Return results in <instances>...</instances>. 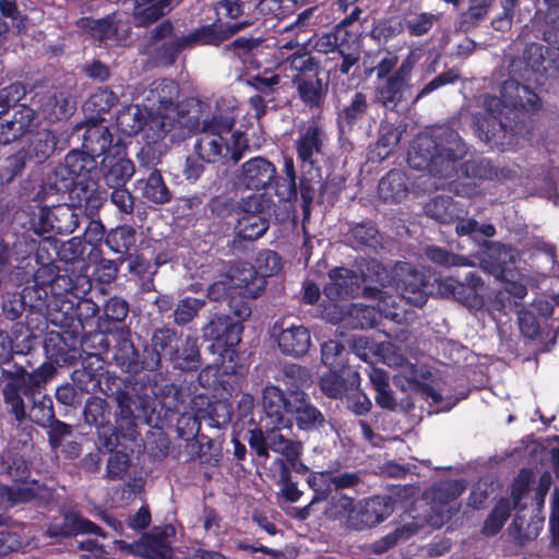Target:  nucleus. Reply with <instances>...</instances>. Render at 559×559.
Returning a JSON list of instances; mask_svg holds the SVG:
<instances>
[{"label":"nucleus","instance_id":"1","mask_svg":"<svg viewBox=\"0 0 559 559\" xmlns=\"http://www.w3.org/2000/svg\"><path fill=\"white\" fill-rule=\"evenodd\" d=\"M486 111L476 117L475 132L491 148L504 152L519 144L525 123L520 111H536L540 108L539 96L528 86L515 80H507L500 88V97L485 99Z\"/></svg>","mask_w":559,"mask_h":559},{"label":"nucleus","instance_id":"2","mask_svg":"<svg viewBox=\"0 0 559 559\" xmlns=\"http://www.w3.org/2000/svg\"><path fill=\"white\" fill-rule=\"evenodd\" d=\"M55 373V368L43 362L38 368L28 372L20 369L10 382L2 388L4 403L10 407L15 420L22 423L28 417L41 428L55 420L53 403L50 396L43 393L45 384Z\"/></svg>","mask_w":559,"mask_h":559},{"label":"nucleus","instance_id":"3","mask_svg":"<svg viewBox=\"0 0 559 559\" xmlns=\"http://www.w3.org/2000/svg\"><path fill=\"white\" fill-rule=\"evenodd\" d=\"M236 121L231 111L214 114L209 119L198 116V126L190 132V136L200 133L194 144L195 153L201 154L207 164H237L250 145L246 133L235 130Z\"/></svg>","mask_w":559,"mask_h":559},{"label":"nucleus","instance_id":"4","mask_svg":"<svg viewBox=\"0 0 559 559\" xmlns=\"http://www.w3.org/2000/svg\"><path fill=\"white\" fill-rule=\"evenodd\" d=\"M466 153V144L459 133L447 128L415 136L408 150L407 162L413 169L445 177L452 164L463 159Z\"/></svg>","mask_w":559,"mask_h":559},{"label":"nucleus","instance_id":"5","mask_svg":"<svg viewBox=\"0 0 559 559\" xmlns=\"http://www.w3.org/2000/svg\"><path fill=\"white\" fill-rule=\"evenodd\" d=\"M262 407L269 425L275 428L290 429L295 424L299 430L314 431L325 424L324 415L312 404L308 394L289 397L275 384L264 386Z\"/></svg>","mask_w":559,"mask_h":559},{"label":"nucleus","instance_id":"6","mask_svg":"<svg viewBox=\"0 0 559 559\" xmlns=\"http://www.w3.org/2000/svg\"><path fill=\"white\" fill-rule=\"evenodd\" d=\"M132 390L134 394L117 388L115 390V401L119 413L116 417V424L112 425V432L117 437V447L120 439L134 441L139 435L136 419L144 417L153 411L154 399L162 393V389L155 381L151 383L135 382Z\"/></svg>","mask_w":559,"mask_h":559},{"label":"nucleus","instance_id":"7","mask_svg":"<svg viewBox=\"0 0 559 559\" xmlns=\"http://www.w3.org/2000/svg\"><path fill=\"white\" fill-rule=\"evenodd\" d=\"M180 88L171 79L155 80L146 95L145 100L152 111V120H163L165 128L181 127L188 128L198 122V115H190L189 111L179 107Z\"/></svg>","mask_w":559,"mask_h":559},{"label":"nucleus","instance_id":"8","mask_svg":"<svg viewBox=\"0 0 559 559\" xmlns=\"http://www.w3.org/2000/svg\"><path fill=\"white\" fill-rule=\"evenodd\" d=\"M283 259L274 250L260 251L254 263L242 262L237 269V287L245 298L255 299L266 287V278L277 275L283 269Z\"/></svg>","mask_w":559,"mask_h":559},{"label":"nucleus","instance_id":"9","mask_svg":"<svg viewBox=\"0 0 559 559\" xmlns=\"http://www.w3.org/2000/svg\"><path fill=\"white\" fill-rule=\"evenodd\" d=\"M431 275L408 262H396L391 270L389 286L393 287L406 304L421 308L433 294Z\"/></svg>","mask_w":559,"mask_h":559},{"label":"nucleus","instance_id":"10","mask_svg":"<svg viewBox=\"0 0 559 559\" xmlns=\"http://www.w3.org/2000/svg\"><path fill=\"white\" fill-rule=\"evenodd\" d=\"M198 126V122L192 123L191 127H175L165 128L163 120H152L150 128L145 130L144 145L136 154L138 160L141 166L151 168L160 163V158L167 148V144L163 143L168 139L170 144L180 143L190 138V132Z\"/></svg>","mask_w":559,"mask_h":559},{"label":"nucleus","instance_id":"11","mask_svg":"<svg viewBox=\"0 0 559 559\" xmlns=\"http://www.w3.org/2000/svg\"><path fill=\"white\" fill-rule=\"evenodd\" d=\"M21 294L26 304L27 330L39 329L40 325L47 328V322L64 323L66 312L58 307V300L44 286H25Z\"/></svg>","mask_w":559,"mask_h":559},{"label":"nucleus","instance_id":"12","mask_svg":"<svg viewBox=\"0 0 559 559\" xmlns=\"http://www.w3.org/2000/svg\"><path fill=\"white\" fill-rule=\"evenodd\" d=\"M328 134L322 124L316 120L299 126L297 138L294 140V148L300 169H314L319 176L321 167L319 156L325 154Z\"/></svg>","mask_w":559,"mask_h":559},{"label":"nucleus","instance_id":"13","mask_svg":"<svg viewBox=\"0 0 559 559\" xmlns=\"http://www.w3.org/2000/svg\"><path fill=\"white\" fill-rule=\"evenodd\" d=\"M181 340L182 333L178 332L174 328L162 326L152 332L150 342L144 346L148 357L146 364L152 367L153 378H151L150 374H145V383L155 381L157 384V378L162 374L160 369L163 359L168 362L171 361L178 348H180Z\"/></svg>","mask_w":559,"mask_h":559},{"label":"nucleus","instance_id":"14","mask_svg":"<svg viewBox=\"0 0 559 559\" xmlns=\"http://www.w3.org/2000/svg\"><path fill=\"white\" fill-rule=\"evenodd\" d=\"M435 281L437 283V293L442 297L453 298L469 309H478L484 305V299L480 295L484 281L476 271L466 273L463 281L453 276L435 278Z\"/></svg>","mask_w":559,"mask_h":559},{"label":"nucleus","instance_id":"15","mask_svg":"<svg viewBox=\"0 0 559 559\" xmlns=\"http://www.w3.org/2000/svg\"><path fill=\"white\" fill-rule=\"evenodd\" d=\"M84 420L97 429L98 444L105 450L117 448V437L112 432L111 407L99 396L87 399L83 408Z\"/></svg>","mask_w":559,"mask_h":559},{"label":"nucleus","instance_id":"16","mask_svg":"<svg viewBox=\"0 0 559 559\" xmlns=\"http://www.w3.org/2000/svg\"><path fill=\"white\" fill-rule=\"evenodd\" d=\"M43 344L47 358L58 366H72L82 356L79 336L69 331L47 332Z\"/></svg>","mask_w":559,"mask_h":559},{"label":"nucleus","instance_id":"17","mask_svg":"<svg viewBox=\"0 0 559 559\" xmlns=\"http://www.w3.org/2000/svg\"><path fill=\"white\" fill-rule=\"evenodd\" d=\"M147 358L145 346L142 347L141 352L134 346L130 338L129 329H127L126 334H120L114 347L111 359L122 372L129 374L148 372L150 377L153 378L152 367L146 364Z\"/></svg>","mask_w":559,"mask_h":559},{"label":"nucleus","instance_id":"18","mask_svg":"<svg viewBox=\"0 0 559 559\" xmlns=\"http://www.w3.org/2000/svg\"><path fill=\"white\" fill-rule=\"evenodd\" d=\"M272 335L277 344L278 350L284 356L299 358L305 356L311 346L309 330L302 324L285 326L284 322H275Z\"/></svg>","mask_w":559,"mask_h":559},{"label":"nucleus","instance_id":"19","mask_svg":"<svg viewBox=\"0 0 559 559\" xmlns=\"http://www.w3.org/2000/svg\"><path fill=\"white\" fill-rule=\"evenodd\" d=\"M252 25L251 20H241L235 23H230L227 25L212 23L202 25L192 32H190L186 36L189 49L201 45V46H214L218 47L227 39L231 38L234 35L239 33L240 31Z\"/></svg>","mask_w":559,"mask_h":559},{"label":"nucleus","instance_id":"20","mask_svg":"<svg viewBox=\"0 0 559 559\" xmlns=\"http://www.w3.org/2000/svg\"><path fill=\"white\" fill-rule=\"evenodd\" d=\"M237 178L239 185L248 190H266L275 187L276 167L267 158L255 156L242 164Z\"/></svg>","mask_w":559,"mask_h":559},{"label":"nucleus","instance_id":"21","mask_svg":"<svg viewBox=\"0 0 559 559\" xmlns=\"http://www.w3.org/2000/svg\"><path fill=\"white\" fill-rule=\"evenodd\" d=\"M242 325L227 314H218L203 328L205 338L212 340L221 354L234 349L241 341Z\"/></svg>","mask_w":559,"mask_h":559},{"label":"nucleus","instance_id":"22","mask_svg":"<svg viewBox=\"0 0 559 559\" xmlns=\"http://www.w3.org/2000/svg\"><path fill=\"white\" fill-rule=\"evenodd\" d=\"M266 74L267 72L258 73L250 75L246 80V84L257 92L248 99L249 106L254 111L257 119H261L266 115L267 104L276 99L281 84L280 74Z\"/></svg>","mask_w":559,"mask_h":559},{"label":"nucleus","instance_id":"23","mask_svg":"<svg viewBox=\"0 0 559 559\" xmlns=\"http://www.w3.org/2000/svg\"><path fill=\"white\" fill-rule=\"evenodd\" d=\"M91 287L92 284L87 276L75 272L69 273L67 270L61 273L59 269L49 292L52 298L58 300V307L63 310V307L69 304V299L86 296Z\"/></svg>","mask_w":559,"mask_h":559},{"label":"nucleus","instance_id":"24","mask_svg":"<svg viewBox=\"0 0 559 559\" xmlns=\"http://www.w3.org/2000/svg\"><path fill=\"white\" fill-rule=\"evenodd\" d=\"M119 24L117 13H110L104 17L83 16L76 21L81 33L98 46L119 40Z\"/></svg>","mask_w":559,"mask_h":559},{"label":"nucleus","instance_id":"25","mask_svg":"<svg viewBox=\"0 0 559 559\" xmlns=\"http://www.w3.org/2000/svg\"><path fill=\"white\" fill-rule=\"evenodd\" d=\"M280 66L289 73L292 83L321 75L322 72L321 61L308 50L307 46H301L288 55L282 52Z\"/></svg>","mask_w":559,"mask_h":559},{"label":"nucleus","instance_id":"26","mask_svg":"<svg viewBox=\"0 0 559 559\" xmlns=\"http://www.w3.org/2000/svg\"><path fill=\"white\" fill-rule=\"evenodd\" d=\"M36 112L26 104L14 110L11 119L0 117V144L8 145L32 133L35 128Z\"/></svg>","mask_w":559,"mask_h":559},{"label":"nucleus","instance_id":"27","mask_svg":"<svg viewBox=\"0 0 559 559\" xmlns=\"http://www.w3.org/2000/svg\"><path fill=\"white\" fill-rule=\"evenodd\" d=\"M321 391L330 399H342L360 386V374L350 366L330 370L320 378Z\"/></svg>","mask_w":559,"mask_h":559},{"label":"nucleus","instance_id":"28","mask_svg":"<svg viewBox=\"0 0 559 559\" xmlns=\"http://www.w3.org/2000/svg\"><path fill=\"white\" fill-rule=\"evenodd\" d=\"M104 122L105 119L91 117L83 126L76 127L78 131L84 130L82 134V150L96 158L107 155L114 140L109 128Z\"/></svg>","mask_w":559,"mask_h":559},{"label":"nucleus","instance_id":"29","mask_svg":"<svg viewBox=\"0 0 559 559\" xmlns=\"http://www.w3.org/2000/svg\"><path fill=\"white\" fill-rule=\"evenodd\" d=\"M328 276L329 282L323 287V294L330 301L335 302L358 295L359 277L353 270L344 266L334 267L329 271Z\"/></svg>","mask_w":559,"mask_h":559},{"label":"nucleus","instance_id":"30","mask_svg":"<svg viewBox=\"0 0 559 559\" xmlns=\"http://www.w3.org/2000/svg\"><path fill=\"white\" fill-rule=\"evenodd\" d=\"M98 162L84 150H71L64 157V163L53 171V180L64 178H92L97 173Z\"/></svg>","mask_w":559,"mask_h":559},{"label":"nucleus","instance_id":"31","mask_svg":"<svg viewBox=\"0 0 559 559\" xmlns=\"http://www.w3.org/2000/svg\"><path fill=\"white\" fill-rule=\"evenodd\" d=\"M392 335L386 332V366L402 367L403 372H399L392 377V383L402 391H414L417 379H427L429 371L423 372L417 365L411 364L403 355L391 352L394 346L391 344Z\"/></svg>","mask_w":559,"mask_h":559},{"label":"nucleus","instance_id":"32","mask_svg":"<svg viewBox=\"0 0 559 559\" xmlns=\"http://www.w3.org/2000/svg\"><path fill=\"white\" fill-rule=\"evenodd\" d=\"M346 241L355 250L377 252L383 247V236L372 221L349 224Z\"/></svg>","mask_w":559,"mask_h":559},{"label":"nucleus","instance_id":"33","mask_svg":"<svg viewBox=\"0 0 559 559\" xmlns=\"http://www.w3.org/2000/svg\"><path fill=\"white\" fill-rule=\"evenodd\" d=\"M424 211L428 217L445 225L453 224L468 214L465 204L450 195H436L425 204Z\"/></svg>","mask_w":559,"mask_h":559},{"label":"nucleus","instance_id":"34","mask_svg":"<svg viewBox=\"0 0 559 559\" xmlns=\"http://www.w3.org/2000/svg\"><path fill=\"white\" fill-rule=\"evenodd\" d=\"M134 170L133 162L119 154L105 155L99 165V171L109 188L124 187Z\"/></svg>","mask_w":559,"mask_h":559},{"label":"nucleus","instance_id":"35","mask_svg":"<svg viewBox=\"0 0 559 559\" xmlns=\"http://www.w3.org/2000/svg\"><path fill=\"white\" fill-rule=\"evenodd\" d=\"M555 51L540 44L531 43L523 51L526 69L543 76H552L559 72V60Z\"/></svg>","mask_w":559,"mask_h":559},{"label":"nucleus","instance_id":"36","mask_svg":"<svg viewBox=\"0 0 559 559\" xmlns=\"http://www.w3.org/2000/svg\"><path fill=\"white\" fill-rule=\"evenodd\" d=\"M152 111L146 106L130 104L122 107L116 117V126L119 132L127 136L136 135L150 128Z\"/></svg>","mask_w":559,"mask_h":559},{"label":"nucleus","instance_id":"37","mask_svg":"<svg viewBox=\"0 0 559 559\" xmlns=\"http://www.w3.org/2000/svg\"><path fill=\"white\" fill-rule=\"evenodd\" d=\"M299 100L309 110L321 109L329 93V81L321 75L293 82Z\"/></svg>","mask_w":559,"mask_h":559},{"label":"nucleus","instance_id":"38","mask_svg":"<svg viewBox=\"0 0 559 559\" xmlns=\"http://www.w3.org/2000/svg\"><path fill=\"white\" fill-rule=\"evenodd\" d=\"M275 379L284 384L286 390L284 393L289 397L307 394L305 389L313 383L310 369L295 362L284 364Z\"/></svg>","mask_w":559,"mask_h":559},{"label":"nucleus","instance_id":"39","mask_svg":"<svg viewBox=\"0 0 559 559\" xmlns=\"http://www.w3.org/2000/svg\"><path fill=\"white\" fill-rule=\"evenodd\" d=\"M133 547L134 552L145 559H170L173 557V548L164 530L144 534L140 540L134 543Z\"/></svg>","mask_w":559,"mask_h":559},{"label":"nucleus","instance_id":"40","mask_svg":"<svg viewBox=\"0 0 559 559\" xmlns=\"http://www.w3.org/2000/svg\"><path fill=\"white\" fill-rule=\"evenodd\" d=\"M234 373L217 365H209L198 373L200 386L213 391L221 396H231L234 392Z\"/></svg>","mask_w":559,"mask_h":559},{"label":"nucleus","instance_id":"41","mask_svg":"<svg viewBox=\"0 0 559 559\" xmlns=\"http://www.w3.org/2000/svg\"><path fill=\"white\" fill-rule=\"evenodd\" d=\"M105 370L102 362H97V367L91 361H84L81 369L72 372V381L79 389L80 393H94L98 390L107 396L115 395L111 388L104 389L102 386Z\"/></svg>","mask_w":559,"mask_h":559},{"label":"nucleus","instance_id":"42","mask_svg":"<svg viewBox=\"0 0 559 559\" xmlns=\"http://www.w3.org/2000/svg\"><path fill=\"white\" fill-rule=\"evenodd\" d=\"M132 17L136 27H147L173 10V0H132Z\"/></svg>","mask_w":559,"mask_h":559},{"label":"nucleus","instance_id":"43","mask_svg":"<svg viewBox=\"0 0 559 559\" xmlns=\"http://www.w3.org/2000/svg\"><path fill=\"white\" fill-rule=\"evenodd\" d=\"M370 105L366 94L355 92L348 104L337 111L336 124L341 134L352 132L359 120L368 112Z\"/></svg>","mask_w":559,"mask_h":559},{"label":"nucleus","instance_id":"44","mask_svg":"<svg viewBox=\"0 0 559 559\" xmlns=\"http://www.w3.org/2000/svg\"><path fill=\"white\" fill-rule=\"evenodd\" d=\"M105 245L119 254V260H128L136 251V231L130 225H119L107 233Z\"/></svg>","mask_w":559,"mask_h":559},{"label":"nucleus","instance_id":"45","mask_svg":"<svg viewBox=\"0 0 559 559\" xmlns=\"http://www.w3.org/2000/svg\"><path fill=\"white\" fill-rule=\"evenodd\" d=\"M129 313V304L123 298L114 296L103 305V314L98 317L97 325L106 333H115L124 324Z\"/></svg>","mask_w":559,"mask_h":559},{"label":"nucleus","instance_id":"46","mask_svg":"<svg viewBox=\"0 0 559 559\" xmlns=\"http://www.w3.org/2000/svg\"><path fill=\"white\" fill-rule=\"evenodd\" d=\"M357 36L352 31H344L334 25L331 31L317 35L313 40V49L322 55L340 53L348 44H355Z\"/></svg>","mask_w":559,"mask_h":559},{"label":"nucleus","instance_id":"47","mask_svg":"<svg viewBox=\"0 0 559 559\" xmlns=\"http://www.w3.org/2000/svg\"><path fill=\"white\" fill-rule=\"evenodd\" d=\"M415 61L408 55L401 63L396 72L386 76V106L393 104L396 106L404 96V93L409 90V76L414 68Z\"/></svg>","mask_w":559,"mask_h":559},{"label":"nucleus","instance_id":"48","mask_svg":"<svg viewBox=\"0 0 559 559\" xmlns=\"http://www.w3.org/2000/svg\"><path fill=\"white\" fill-rule=\"evenodd\" d=\"M170 364L173 365L174 369H178L180 371H198L202 366L198 337L187 335L185 338H182L180 348H178Z\"/></svg>","mask_w":559,"mask_h":559},{"label":"nucleus","instance_id":"49","mask_svg":"<svg viewBox=\"0 0 559 559\" xmlns=\"http://www.w3.org/2000/svg\"><path fill=\"white\" fill-rule=\"evenodd\" d=\"M467 487L463 478L447 479L432 485L426 489L424 497L436 506H445L456 500Z\"/></svg>","mask_w":559,"mask_h":559},{"label":"nucleus","instance_id":"50","mask_svg":"<svg viewBox=\"0 0 559 559\" xmlns=\"http://www.w3.org/2000/svg\"><path fill=\"white\" fill-rule=\"evenodd\" d=\"M283 173L284 177H278L276 175L275 195L281 202L289 204L296 203L298 200L297 173L295 162L292 156H284Z\"/></svg>","mask_w":559,"mask_h":559},{"label":"nucleus","instance_id":"51","mask_svg":"<svg viewBox=\"0 0 559 559\" xmlns=\"http://www.w3.org/2000/svg\"><path fill=\"white\" fill-rule=\"evenodd\" d=\"M360 272L365 295L381 300L384 293V264L377 259H367L361 264Z\"/></svg>","mask_w":559,"mask_h":559},{"label":"nucleus","instance_id":"52","mask_svg":"<svg viewBox=\"0 0 559 559\" xmlns=\"http://www.w3.org/2000/svg\"><path fill=\"white\" fill-rule=\"evenodd\" d=\"M40 485L33 481V486L14 487L0 484V510L8 511L19 504L28 503L39 497Z\"/></svg>","mask_w":559,"mask_h":559},{"label":"nucleus","instance_id":"53","mask_svg":"<svg viewBox=\"0 0 559 559\" xmlns=\"http://www.w3.org/2000/svg\"><path fill=\"white\" fill-rule=\"evenodd\" d=\"M139 188L142 197L155 204H166L173 199L171 191L157 169H153L145 179L140 180Z\"/></svg>","mask_w":559,"mask_h":559},{"label":"nucleus","instance_id":"54","mask_svg":"<svg viewBox=\"0 0 559 559\" xmlns=\"http://www.w3.org/2000/svg\"><path fill=\"white\" fill-rule=\"evenodd\" d=\"M56 146V135L50 130L44 129L33 134L26 151L23 153L35 163L41 164L53 154Z\"/></svg>","mask_w":559,"mask_h":559},{"label":"nucleus","instance_id":"55","mask_svg":"<svg viewBox=\"0 0 559 559\" xmlns=\"http://www.w3.org/2000/svg\"><path fill=\"white\" fill-rule=\"evenodd\" d=\"M0 475H7L15 483H24L31 475L28 462L19 452H0Z\"/></svg>","mask_w":559,"mask_h":559},{"label":"nucleus","instance_id":"56","mask_svg":"<svg viewBox=\"0 0 559 559\" xmlns=\"http://www.w3.org/2000/svg\"><path fill=\"white\" fill-rule=\"evenodd\" d=\"M53 234L70 235L83 222V215L71 204H59L52 207Z\"/></svg>","mask_w":559,"mask_h":559},{"label":"nucleus","instance_id":"57","mask_svg":"<svg viewBox=\"0 0 559 559\" xmlns=\"http://www.w3.org/2000/svg\"><path fill=\"white\" fill-rule=\"evenodd\" d=\"M39 110L44 119L56 122L70 116V104L62 93H45L39 97Z\"/></svg>","mask_w":559,"mask_h":559},{"label":"nucleus","instance_id":"58","mask_svg":"<svg viewBox=\"0 0 559 559\" xmlns=\"http://www.w3.org/2000/svg\"><path fill=\"white\" fill-rule=\"evenodd\" d=\"M201 417L213 428H225L229 425L233 416V405L227 397L211 401L206 399V406L199 408Z\"/></svg>","mask_w":559,"mask_h":559},{"label":"nucleus","instance_id":"59","mask_svg":"<svg viewBox=\"0 0 559 559\" xmlns=\"http://www.w3.org/2000/svg\"><path fill=\"white\" fill-rule=\"evenodd\" d=\"M270 227V215H240L235 226L236 236L246 241L261 238Z\"/></svg>","mask_w":559,"mask_h":559},{"label":"nucleus","instance_id":"60","mask_svg":"<svg viewBox=\"0 0 559 559\" xmlns=\"http://www.w3.org/2000/svg\"><path fill=\"white\" fill-rule=\"evenodd\" d=\"M493 0H468V8L456 22V31L467 34L476 28L487 16Z\"/></svg>","mask_w":559,"mask_h":559},{"label":"nucleus","instance_id":"61","mask_svg":"<svg viewBox=\"0 0 559 559\" xmlns=\"http://www.w3.org/2000/svg\"><path fill=\"white\" fill-rule=\"evenodd\" d=\"M271 450L280 453L282 457H276L273 462L276 472L281 471V462L287 467L297 461L302 454V444L299 441L285 438L280 431L271 437Z\"/></svg>","mask_w":559,"mask_h":559},{"label":"nucleus","instance_id":"62","mask_svg":"<svg viewBox=\"0 0 559 559\" xmlns=\"http://www.w3.org/2000/svg\"><path fill=\"white\" fill-rule=\"evenodd\" d=\"M185 49H189L186 36H173L154 47L153 57L159 66L171 67Z\"/></svg>","mask_w":559,"mask_h":559},{"label":"nucleus","instance_id":"63","mask_svg":"<svg viewBox=\"0 0 559 559\" xmlns=\"http://www.w3.org/2000/svg\"><path fill=\"white\" fill-rule=\"evenodd\" d=\"M464 177L478 180H493L500 176L506 177L504 168L500 169L487 158H472L461 165Z\"/></svg>","mask_w":559,"mask_h":559},{"label":"nucleus","instance_id":"64","mask_svg":"<svg viewBox=\"0 0 559 559\" xmlns=\"http://www.w3.org/2000/svg\"><path fill=\"white\" fill-rule=\"evenodd\" d=\"M52 185L58 191H68L70 201L82 200V197L100 191L97 179L92 178H64L53 180Z\"/></svg>","mask_w":559,"mask_h":559}]
</instances>
